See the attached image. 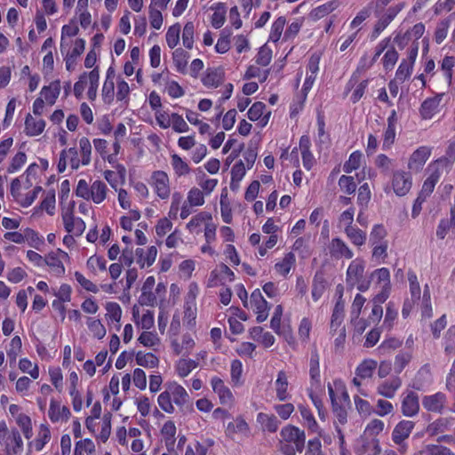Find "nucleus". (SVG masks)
I'll return each mask as SVG.
<instances>
[{"label":"nucleus","mask_w":455,"mask_h":455,"mask_svg":"<svg viewBox=\"0 0 455 455\" xmlns=\"http://www.w3.org/2000/svg\"><path fill=\"white\" fill-rule=\"evenodd\" d=\"M92 145L86 137L79 140V148L75 147L63 149L60 154L57 164L59 172H64L69 166L72 170H77L81 166H86L91 163Z\"/></svg>","instance_id":"f257e3e1"},{"label":"nucleus","mask_w":455,"mask_h":455,"mask_svg":"<svg viewBox=\"0 0 455 455\" xmlns=\"http://www.w3.org/2000/svg\"><path fill=\"white\" fill-rule=\"evenodd\" d=\"M188 402V393L177 382H170L166 384L165 390L157 397V403L160 409L169 414L175 411L174 405L182 407Z\"/></svg>","instance_id":"f03ea898"},{"label":"nucleus","mask_w":455,"mask_h":455,"mask_svg":"<svg viewBox=\"0 0 455 455\" xmlns=\"http://www.w3.org/2000/svg\"><path fill=\"white\" fill-rule=\"evenodd\" d=\"M305 432L298 427L287 425L280 432V449L285 455H296L305 445Z\"/></svg>","instance_id":"7ed1b4c3"},{"label":"nucleus","mask_w":455,"mask_h":455,"mask_svg":"<svg viewBox=\"0 0 455 455\" xmlns=\"http://www.w3.org/2000/svg\"><path fill=\"white\" fill-rule=\"evenodd\" d=\"M75 192L76 196L100 204L107 199L108 188L101 180H94L89 185L85 180H79Z\"/></svg>","instance_id":"20e7f679"},{"label":"nucleus","mask_w":455,"mask_h":455,"mask_svg":"<svg viewBox=\"0 0 455 455\" xmlns=\"http://www.w3.org/2000/svg\"><path fill=\"white\" fill-rule=\"evenodd\" d=\"M0 445L4 447L5 455H22L24 443L20 432L12 428L8 429L5 422H0Z\"/></svg>","instance_id":"39448f33"},{"label":"nucleus","mask_w":455,"mask_h":455,"mask_svg":"<svg viewBox=\"0 0 455 455\" xmlns=\"http://www.w3.org/2000/svg\"><path fill=\"white\" fill-rule=\"evenodd\" d=\"M100 81V70L94 68L90 72H84L74 84V94L77 99H81L84 90L87 88V98L93 101L97 98Z\"/></svg>","instance_id":"423d86ee"},{"label":"nucleus","mask_w":455,"mask_h":455,"mask_svg":"<svg viewBox=\"0 0 455 455\" xmlns=\"http://www.w3.org/2000/svg\"><path fill=\"white\" fill-rule=\"evenodd\" d=\"M365 261L361 258L353 259L346 272V283L350 287H356L360 291H366L371 287V280L364 277Z\"/></svg>","instance_id":"0eeeda50"},{"label":"nucleus","mask_w":455,"mask_h":455,"mask_svg":"<svg viewBox=\"0 0 455 455\" xmlns=\"http://www.w3.org/2000/svg\"><path fill=\"white\" fill-rule=\"evenodd\" d=\"M426 26L422 22L416 23L404 33H398L394 42L400 48L409 46L407 51L416 50V55L419 53V39L425 34Z\"/></svg>","instance_id":"6e6552de"},{"label":"nucleus","mask_w":455,"mask_h":455,"mask_svg":"<svg viewBox=\"0 0 455 455\" xmlns=\"http://www.w3.org/2000/svg\"><path fill=\"white\" fill-rule=\"evenodd\" d=\"M69 260L68 252L61 249L52 251L44 255V267L54 277L60 278L66 274L65 262Z\"/></svg>","instance_id":"1a4fd4ad"},{"label":"nucleus","mask_w":455,"mask_h":455,"mask_svg":"<svg viewBox=\"0 0 455 455\" xmlns=\"http://www.w3.org/2000/svg\"><path fill=\"white\" fill-rule=\"evenodd\" d=\"M243 306L253 311L258 323H263L268 317L270 306L259 289H255L251 293L250 299L243 301Z\"/></svg>","instance_id":"9d476101"},{"label":"nucleus","mask_w":455,"mask_h":455,"mask_svg":"<svg viewBox=\"0 0 455 455\" xmlns=\"http://www.w3.org/2000/svg\"><path fill=\"white\" fill-rule=\"evenodd\" d=\"M368 280L373 282L379 287L380 291L375 295V299L378 302H385L390 294L391 283L390 272L387 267H380L375 269L370 274Z\"/></svg>","instance_id":"9b49d317"},{"label":"nucleus","mask_w":455,"mask_h":455,"mask_svg":"<svg viewBox=\"0 0 455 455\" xmlns=\"http://www.w3.org/2000/svg\"><path fill=\"white\" fill-rule=\"evenodd\" d=\"M445 93H435L425 99L419 106V114L422 120H431L442 111Z\"/></svg>","instance_id":"f8f14e48"},{"label":"nucleus","mask_w":455,"mask_h":455,"mask_svg":"<svg viewBox=\"0 0 455 455\" xmlns=\"http://www.w3.org/2000/svg\"><path fill=\"white\" fill-rule=\"evenodd\" d=\"M433 148L430 146H420L417 148L409 156L407 168L410 172H420L427 160L432 155Z\"/></svg>","instance_id":"ddd939ff"},{"label":"nucleus","mask_w":455,"mask_h":455,"mask_svg":"<svg viewBox=\"0 0 455 455\" xmlns=\"http://www.w3.org/2000/svg\"><path fill=\"white\" fill-rule=\"evenodd\" d=\"M149 184L155 194L162 200L171 196V183L168 174L164 171H155L150 177Z\"/></svg>","instance_id":"4468645a"},{"label":"nucleus","mask_w":455,"mask_h":455,"mask_svg":"<svg viewBox=\"0 0 455 455\" xmlns=\"http://www.w3.org/2000/svg\"><path fill=\"white\" fill-rule=\"evenodd\" d=\"M210 385L213 393L218 396L220 404L228 407L234 406L235 403V395L222 379L213 376L210 379Z\"/></svg>","instance_id":"2eb2a0df"},{"label":"nucleus","mask_w":455,"mask_h":455,"mask_svg":"<svg viewBox=\"0 0 455 455\" xmlns=\"http://www.w3.org/2000/svg\"><path fill=\"white\" fill-rule=\"evenodd\" d=\"M47 415L52 423L62 424L69 420L71 411L67 405L61 403V401L52 398L50 400Z\"/></svg>","instance_id":"dca6fc26"},{"label":"nucleus","mask_w":455,"mask_h":455,"mask_svg":"<svg viewBox=\"0 0 455 455\" xmlns=\"http://www.w3.org/2000/svg\"><path fill=\"white\" fill-rule=\"evenodd\" d=\"M61 220L65 230L76 236H81L86 228L85 222L81 218L76 216L71 210L63 212Z\"/></svg>","instance_id":"f3484780"},{"label":"nucleus","mask_w":455,"mask_h":455,"mask_svg":"<svg viewBox=\"0 0 455 455\" xmlns=\"http://www.w3.org/2000/svg\"><path fill=\"white\" fill-rule=\"evenodd\" d=\"M412 179L410 172L396 171L393 173L391 187L397 196H405L411 188Z\"/></svg>","instance_id":"a211bd4d"},{"label":"nucleus","mask_w":455,"mask_h":455,"mask_svg":"<svg viewBox=\"0 0 455 455\" xmlns=\"http://www.w3.org/2000/svg\"><path fill=\"white\" fill-rule=\"evenodd\" d=\"M418 55H416V50L406 51V56L403 58L396 71L395 78L400 83H403L408 80L414 69L415 61Z\"/></svg>","instance_id":"6ab92c4d"},{"label":"nucleus","mask_w":455,"mask_h":455,"mask_svg":"<svg viewBox=\"0 0 455 455\" xmlns=\"http://www.w3.org/2000/svg\"><path fill=\"white\" fill-rule=\"evenodd\" d=\"M196 347V340L190 333H184L180 337L171 339V347L177 355H188Z\"/></svg>","instance_id":"aec40b11"},{"label":"nucleus","mask_w":455,"mask_h":455,"mask_svg":"<svg viewBox=\"0 0 455 455\" xmlns=\"http://www.w3.org/2000/svg\"><path fill=\"white\" fill-rule=\"evenodd\" d=\"M328 393L332 406L346 405L349 403V395L347 392L345 384L336 379L332 383L328 384Z\"/></svg>","instance_id":"412c9836"},{"label":"nucleus","mask_w":455,"mask_h":455,"mask_svg":"<svg viewBox=\"0 0 455 455\" xmlns=\"http://www.w3.org/2000/svg\"><path fill=\"white\" fill-rule=\"evenodd\" d=\"M321 55L318 52L313 53L308 60L307 67L306 78L302 86V92L305 95L312 89L319 71V63Z\"/></svg>","instance_id":"4be33fe9"},{"label":"nucleus","mask_w":455,"mask_h":455,"mask_svg":"<svg viewBox=\"0 0 455 455\" xmlns=\"http://www.w3.org/2000/svg\"><path fill=\"white\" fill-rule=\"evenodd\" d=\"M212 220L213 218L211 212H199L188 221L186 229L191 235H199Z\"/></svg>","instance_id":"5701e85b"},{"label":"nucleus","mask_w":455,"mask_h":455,"mask_svg":"<svg viewBox=\"0 0 455 455\" xmlns=\"http://www.w3.org/2000/svg\"><path fill=\"white\" fill-rule=\"evenodd\" d=\"M116 75L113 67H109L106 72V77L101 89L102 100L106 104H112L116 97Z\"/></svg>","instance_id":"b1692460"},{"label":"nucleus","mask_w":455,"mask_h":455,"mask_svg":"<svg viewBox=\"0 0 455 455\" xmlns=\"http://www.w3.org/2000/svg\"><path fill=\"white\" fill-rule=\"evenodd\" d=\"M105 320L109 328H115L116 331L121 329V319L123 309L121 306L115 301H108L104 304Z\"/></svg>","instance_id":"393cba45"},{"label":"nucleus","mask_w":455,"mask_h":455,"mask_svg":"<svg viewBox=\"0 0 455 455\" xmlns=\"http://www.w3.org/2000/svg\"><path fill=\"white\" fill-rule=\"evenodd\" d=\"M132 320L137 328L148 331L155 326V314L149 309H144L140 313L137 306L132 307Z\"/></svg>","instance_id":"a878e982"},{"label":"nucleus","mask_w":455,"mask_h":455,"mask_svg":"<svg viewBox=\"0 0 455 455\" xmlns=\"http://www.w3.org/2000/svg\"><path fill=\"white\" fill-rule=\"evenodd\" d=\"M404 3H399L387 8L378 19L374 26V33L379 36L404 8Z\"/></svg>","instance_id":"bb28decb"},{"label":"nucleus","mask_w":455,"mask_h":455,"mask_svg":"<svg viewBox=\"0 0 455 455\" xmlns=\"http://www.w3.org/2000/svg\"><path fill=\"white\" fill-rule=\"evenodd\" d=\"M51 437L50 426L47 423H42L38 427L36 436L28 443V446L35 451H41L50 442Z\"/></svg>","instance_id":"cd10ccee"},{"label":"nucleus","mask_w":455,"mask_h":455,"mask_svg":"<svg viewBox=\"0 0 455 455\" xmlns=\"http://www.w3.org/2000/svg\"><path fill=\"white\" fill-rule=\"evenodd\" d=\"M46 126V122L41 116L27 114L24 122V132L28 137L41 135Z\"/></svg>","instance_id":"c85d7f7f"},{"label":"nucleus","mask_w":455,"mask_h":455,"mask_svg":"<svg viewBox=\"0 0 455 455\" xmlns=\"http://www.w3.org/2000/svg\"><path fill=\"white\" fill-rule=\"evenodd\" d=\"M402 412L406 417H413L419 411L418 395L413 391H405L402 395Z\"/></svg>","instance_id":"c756f323"},{"label":"nucleus","mask_w":455,"mask_h":455,"mask_svg":"<svg viewBox=\"0 0 455 455\" xmlns=\"http://www.w3.org/2000/svg\"><path fill=\"white\" fill-rule=\"evenodd\" d=\"M403 381L402 379L398 376L392 377L388 379H386L380 382L377 387L378 395L391 399L394 398L397 393V391L402 387Z\"/></svg>","instance_id":"7c9ffc66"},{"label":"nucleus","mask_w":455,"mask_h":455,"mask_svg":"<svg viewBox=\"0 0 455 455\" xmlns=\"http://www.w3.org/2000/svg\"><path fill=\"white\" fill-rule=\"evenodd\" d=\"M247 116L251 121H258L259 124L264 127L269 121L271 112L267 110V107L263 102L257 101L249 108Z\"/></svg>","instance_id":"2f4dec72"},{"label":"nucleus","mask_w":455,"mask_h":455,"mask_svg":"<svg viewBox=\"0 0 455 455\" xmlns=\"http://www.w3.org/2000/svg\"><path fill=\"white\" fill-rule=\"evenodd\" d=\"M355 451L358 455H379L380 447L378 439L361 436Z\"/></svg>","instance_id":"473e14b6"},{"label":"nucleus","mask_w":455,"mask_h":455,"mask_svg":"<svg viewBox=\"0 0 455 455\" xmlns=\"http://www.w3.org/2000/svg\"><path fill=\"white\" fill-rule=\"evenodd\" d=\"M158 250L156 246L152 245L146 249L138 248L135 251L136 262L141 267H149L156 261Z\"/></svg>","instance_id":"72a5a7b5"},{"label":"nucleus","mask_w":455,"mask_h":455,"mask_svg":"<svg viewBox=\"0 0 455 455\" xmlns=\"http://www.w3.org/2000/svg\"><path fill=\"white\" fill-rule=\"evenodd\" d=\"M274 389L276 398L279 401L283 402L291 398V394L289 393V379L285 371H278L276 379L274 382Z\"/></svg>","instance_id":"f704fd0d"},{"label":"nucleus","mask_w":455,"mask_h":455,"mask_svg":"<svg viewBox=\"0 0 455 455\" xmlns=\"http://www.w3.org/2000/svg\"><path fill=\"white\" fill-rule=\"evenodd\" d=\"M227 5L225 3H214L210 6L212 14L210 16V22L212 28L219 29L226 22L227 16Z\"/></svg>","instance_id":"c9c22d12"},{"label":"nucleus","mask_w":455,"mask_h":455,"mask_svg":"<svg viewBox=\"0 0 455 455\" xmlns=\"http://www.w3.org/2000/svg\"><path fill=\"white\" fill-rule=\"evenodd\" d=\"M446 403L444 394L438 392L434 395H426L422 399L423 407L432 412H442Z\"/></svg>","instance_id":"e433bc0d"},{"label":"nucleus","mask_w":455,"mask_h":455,"mask_svg":"<svg viewBox=\"0 0 455 455\" xmlns=\"http://www.w3.org/2000/svg\"><path fill=\"white\" fill-rule=\"evenodd\" d=\"M270 328L290 344L293 342L292 328L289 322L284 323L281 317H271Z\"/></svg>","instance_id":"4c0bfd02"},{"label":"nucleus","mask_w":455,"mask_h":455,"mask_svg":"<svg viewBox=\"0 0 455 455\" xmlns=\"http://www.w3.org/2000/svg\"><path fill=\"white\" fill-rule=\"evenodd\" d=\"M103 177L110 187L116 190L120 185H124L125 182L126 170L124 165L118 164L116 172L107 170L103 172Z\"/></svg>","instance_id":"58836bf2"},{"label":"nucleus","mask_w":455,"mask_h":455,"mask_svg":"<svg viewBox=\"0 0 455 455\" xmlns=\"http://www.w3.org/2000/svg\"><path fill=\"white\" fill-rule=\"evenodd\" d=\"M61 90L60 81L54 80L48 85L43 86L40 91V96L45 100V102L52 106L58 100Z\"/></svg>","instance_id":"ea45409f"},{"label":"nucleus","mask_w":455,"mask_h":455,"mask_svg":"<svg viewBox=\"0 0 455 455\" xmlns=\"http://www.w3.org/2000/svg\"><path fill=\"white\" fill-rule=\"evenodd\" d=\"M449 164L450 163L445 157H441L431 162L427 168V179L437 183L443 174V170L447 168Z\"/></svg>","instance_id":"a19ab883"},{"label":"nucleus","mask_w":455,"mask_h":455,"mask_svg":"<svg viewBox=\"0 0 455 455\" xmlns=\"http://www.w3.org/2000/svg\"><path fill=\"white\" fill-rule=\"evenodd\" d=\"M414 423L411 420H402L394 428L392 433V439L396 444H401L405 439L409 437Z\"/></svg>","instance_id":"79ce46f5"},{"label":"nucleus","mask_w":455,"mask_h":455,"mask_svg":"<svg viewBox=\"0 0 455 455\" xmlns=\"http://www.w3.org/2000/svg\"><path fill=\"white\" fill-rule=\"evenodd\" d=\"M224 81V71L220 68H207L202 77L203 84L207 88H217Z\"/></svg>","instance_id":"37998d69"},{"label":"nucleus","mask_w":455,"mask_h":455,"mask_svg":"<svg viewBox=\"0 0 455 455\" xmlns=\"http://www.w3.org/2000/svg\"><path fill=\"white\" fill-rule=\"evenodd\" d=\"M330 253L335 258L352 259L354 253L347 243L339 238H333L330 244Z\"/></svg>","instance_id":"c03bdc74"},{"label":"nucleus","mask_w":455,"mask_h":455,"mask_svg":"<svg viewBox=\"0 0 455 455\" xmlns=\"http://www.w3.org/2000/svg\"><path fill=\"white\" fill-rule=\"evenodd\" d=\"M137 341L144 347L151 348L155 351L157 350L161 345V339L157 332L151 330L141 331Z\"/></svg>","instance_id":"a18cd8bd"},{"label":"nucleus","mask_w":455,"mask_h":455,"mask_svg":"<svg viewBox=\"0 0 455 455\" xmlns=\"http://www.w3.org/2000/svg\"><path fill=\"white\" fill-rule=\"evenodd\" d=\"M197 367L198 363L196 360L182 357L175 363L174 370L180 378H186Z\"/></svg>","instance_id":"49530a36"},{"label":"nucleus","mask_w":455,"mask_h":455,"mask_svg":"<svg viewBox=\"0 0 455 455\" xmlns=\"http://www.w3.org/2000/svg\"><path fill=\"white\" fill-rule=\"evenodd\" d=\"M230 382L233 387H241L245 382L243 366L238 359L233 360L230 363Z\"/></svg>","instance_id":"de8ad7c7"},{"label":"nucleus","mask_w":455,"mask_h":455,"mask_svg":"<svg viewBox=\"0 0 455 455\" xmlns=\"http://www.w3.org/2000/svg\"><path fill=\"white\" fill-rule=\"evenodd\" d=\"M171 165L177 178L186 177L191 172L188 163L178 154L171 155Z\"/></svg>","instance_id":"09e8293b"},{"label":"nucleus","mask_w":455,"mask_h":455,"mask_svg":"<svg viewBox=\"0 0 455 455\" xmlns=\"http://www.w3.org/2000/svg\"><path fill=\"white\" fill-rule=\"evenodd\" d=\"M249 431V425L242 417H237L234 421L229 422L226 428L227 435L232 438L235 435H247Z\"/></svg>","instance_id":"8fccbe9b"},{"label":"nucleus","mask_w":455,"mask_h":455,"mask_svg":"<svg viewBox=\"0 0 455 455\" xmlns=\"http://www.w3.org/2000/svg\"><path fill=\"white\" fill-rule=\"evenodd\" d=\"M89 0H77L76 16L83 28H87L92 24V15L88 10Z\"/></svg>","instance_id":"3c124183"},{"label":"nucleus","mask_w":455,"mask_h":455,"mask_svg":"<svg viewBox=\"0 0 455 455\" xmlns=\"http://www.w3.org/2000/svg\"><path fill=\"white\" fill-rule=\"evenodd\" d=\"M161 436L162 440L164 442L167 449L169 451L173 450V446L175 443V435H176V426L173 421L168 420L164 423L161 428Z\"/></svg>","instance_id":"603ef678"},{"label":"nucleus","mask_w":455,"mask_h":455,"mask_svg":"<svg viewBox=\"0 0 455 455\" xmlns=\"http://www.w3.org/2000/svg\"><path fill=\"white\" fill-rule=\"evenodd\" d=\"M375 63V59H372L367 54H363L357 64L356 69L353 73L351 78L347 82L348 88L352 87L355 84V78H358L361 75L370 69Z\"/></svg>","instance_id":"864d4df0"},{"label":"nucleus","mask_w":455,"mask_h":455,"mask_svg":"<svg viewBox=\"0 0 455 455\" xmlns=\"http://www.w3.org/2000/svg\"><path fill=\"white\" fill-rule=\"evenodd\" d=\"M111 434V415L107 413L104 414L103 417L99 419V427L97 429V434L95 435L96 440L105 443Z\"/></svg>","instance_id":"5fc2aeb1"},{"label":"nucleus","mask_w":455,"mask_h":455,"mask_svg":"<svg viewBox=\"0 0 455 455\" xmlns=\"http://www.w3.org/2000/svg\"><path fill=\"white\" fill-rule=\"evenodd\" d=\"M79 32V28L76 21L70 20L61 28L60 50L63 52L69 45L68 38L76 36Z\"/></svg>","instance_id":"6e6d98bb"},{"label":"nucleus","mask_w":455,"mask_h":455,"mask_svg":"<svg viewBox=\"0 0 455 455\" xmlns=\"http://www.w3.org/2000/svg\"><path fill=\"white\" fill-rule=\"evenodd\" d=\"M56 209V197L53 190L47 191L44 199L42 200L40 206L34 209V215L37 214L39 211L46 212L50 216L54 215Z\"/></svg>","instance_id":"4d7b16f0"},{"label":"nucleus","mask_w":455,"mask_h":455,"mask_svg":"<svg viewBox=\"0 0 455 455\" xmlns=\"http://www.w3.org/2000/svg\"><path fill=\"white\" fill-rule=\"evenodd\" d=\"M86 325L90 335L94 339H102L107 334V329L101 320L95 317H87Z\"/></svg>","instance_id":"13d9d810"},{"label":"nucleus","mask_w":455,"mask_h":455,"mask_svg":"<svg viewBox=\"0 0 455 455\" xmlns=\"http://www.w3.org/2000/svg\"><path fill=\"white\" fill-rule=\"evenodd\" d=\"M246 173L245 164L239 161L235 163L231 169V181H230V188L233 191H235L240 187V182L243 179Z\"/></svg>","instance_id":"bf43d9fd"},{"label":"nucleus","mask_w":455,"mask_h":455,"mask_svg":"<svg viewBox=\"0 0 455 455\" xmlns=\"http://www.w3.org/2000/svg\"><path fill=\"white\" fill-rule=\"evenodd\" d=\"M450 218H443L440 220L436 228V236L444 239L449 231L455 228V208H451Z\"/></svg>","instance_id":"052dcab7"},{"label":"nucleus","mask_w":455,"mask_h":455,"mask_svg":"<svg viewBox=\"0 0 455 455\" xmlns=\"http://www.w3.org/2000/svg\"><path fill=\"white\" fill-rule=\"evenodd\" d=\"M299 410L300 415L304 420V424L307 426L308 430H310L313 433L318 434L319 436H322L321 429H320L315 417L313 416L310 409L306 406L299 405Z\"/></svg>","instance_id":"680f3d73"},{"label":"nucleus","mask_w":455,"mask_h":455,"mask_svg":"<svg viewBox=\"0 0 455 455\" xmlns=\"http://www.w3.org/2000/svg\"><path fill=\"white\" fill-rule=\"evenodd\" d=\"M136 363L141 367L153 369L158 366L159 359L153 353H146L142 351L137 352L135 355Z\"/></svg>","instance_id":"e2e57ef3"},{"label":"nucleus","mask_w":455,"mask_h":455,"mask_svg":"<svg viewBox=\"0 0 455 455\" xmlns=\"http://www.w3.org/2000/svg\"><path fill=\"white\" fill-rule=\"evenodd\" d=\"M257 421L265 431L274 433L279 427V421L275 415L259 412L257 415Z\"/></svg>","instance_id":"0e129e2a"},{"label":"nucleus","mask_w":455,"mask_h":455,"mask_svg":"<svg viewBox=\"0 0 455 455\" xmlns=\"http://www.w3.org/2000/svg\"><path fill=\"white\" fill-rule=\"evenodd\" d=\"M73 455H96V445L90 438H84L75 444Z\"/></svg>","instance_id":"69168bd1"},{"label":"nucleus","mask_w":455,"mask_h":455,"mask_svg":"<svg viewBox=\"0 0 455 455\" xmlns=\"http://www.w3.org/2000/svg\"><path fill=\"white\" fill-rule=\"evenodd\" d=\"M188 58L189 54L181 48H178L172 52L173 64L178 72L187 73Z\"/></svg>","instance_id":"338daca9"},{"label":"nucleus","mask_w":455,"mask_h":455,"mask_svg":"<svg viewBox=\"0 0 455 455\" xmlns=\"http://www.w3.org/2000/svg\"><path fill=\"white\" fill-rule=\"evenodd\" d=\"M414 455H455L451 450L441 444H427Z\"/></svg>","instance_id":"774afa93"}]
</instances>
